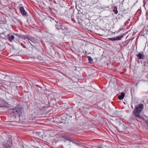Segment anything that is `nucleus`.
Segmentation results:
<instances>
[{"label":"nucleus","instance_id":"5701e85b","mask_svg":"<svg viewBox=\"0 0 148 148\" xmlns=\"http://www.w3.org/2000/svg\"><path fill=\"white\" fill-rule=\"evenodd\" d=\"M146 108L148 110V102L146 104Z\"/></svg>","mask_w":148,"mask_h":148},{"label":"nucleus","instance_id":"4468645a","mask_svg":"<svg viewBox=\"0 0 148 148\" xmlns=\"http://www.w3.org/2000/svg\"><path fill=\"white\" fill-rule=\"evenodd\" d=\"M123 34L122 35H121L120 36H118L116 37H115V38L116 39V40H121V39L123 37Z\"/></svg>","mask_w":148,"mask_h":148},{"label":"nucleus","instance_id":"4be33fe9","mask_svg":"<svg viewBox=\"0 0 148 148\" xmlns=\"http://www.w3.org/2000/svg\"><path fill=\"white\" fill-rule=\"evenodd\" d=\"M146 125L147 126V129L148 130V121H147L146 123Z\"/></svg>","mask_w":148,"mask_h":148},{"label":"nucleus","instance_id":"bb28decb","mask_svg":"<svg viewBox=\"0 0 148 148\" xmlns=\"http://www.w3.org/2000/svg\"><path fill=\"white\" fill-rule=\"evenodd\" d=\"M46 107L45 106H44L43 107H42L43 108H45Z\"/></svg>","mask_w":148,"mask_h":148},{"label":"nucleus","instance_id":"1a4fd4ad","mask_svg":"<svg viewBox=\"0 0 148 148\" xmlns=\"http://www.w3.org/2000/svg\"><path fill=\"white\" fill-rule=\"evenodd\" d=\"M20 9L21 12L23 16H25L27 15V13L23 7H21Z\"/></svg>","mask_w":148,"mask_h":148},{"label":"nucleus","instance_id":"9b49d317","mask_svg":"<svg viewBox=\"0 0 148 148\" xmlns=\"http://www.w3.org/2000/svg\"><path fill=\"white\" fill-rule=\"evenodd\" d=\"M6 84L8 86V85H9V86L12 87L16 85V83H14L11 82H7Z\"/></svg>","mask_w":148,"mask_h":148},{"label":"nucleus","instance_id":"2eb2a0df","mask_svg":"<svg viewBox=\"0 0 148 148\" xmlns=\"http://www.w3.org/2000/svg\"><path fill=\"white\" fill-rule=\"evenodd\" d=\"M87 58L88 59L89 62L91 63L93 61V60L91 58L90 56H88Z\"/></svg>","mask_w":148,"mask_h":148},{"label":"nucleus","instance_id":"a878e982","mask_svg":"<svg viewBox=\"0 0 148 148\" xmlns=\"http://www.w3.org/2000/svg\"><path fill=\"white\" fill-rule=\"evenodd\" d=\"M38 112V111H37V112H36V111H35V112H34V113H36V112L37 113Z\"/></svg>","mask_w":148,"mask_h":148},{"label":"nucleus","instance_id":"6e6552de","mask_svg":"<svg viewBox=\"0 0 148 148\" xmlns=\"http://www.w3.org/2000/svg\"><path fill=\"white\" fill-rule=\"evenodd\" d=\"M24 37H25L28 40L29 42L30 43L31 45L33 46V45L31 43V42L29 40H31V41L34 42L35 41V39L32 37H29L27 36H23Z\"/></svg>","mask_w":148,"mask_h":148},{"label":"nucleus","instance_id":"412c9836","mask_svg":"<svg viewBox=\"0 0 148 148\" xmlns=\"http://www.w3.org/2000/svg\"><path fill=\"white\" fill-rule=\"evenodd\" d=\"M71 141L73 142V143H75L76 144H77V145H78V144L77 143H75L74 142V140L73 139H72V140H71Z\"/></svg>","mask_w":148,"mask_h":148},{"label":"nucleus","instance_id":"0eeeda50","mask_svg":"<svg viewBox=\"0 0 148 148\" xmlns=\"http://www.w3.org/2000/svg\"><path fill=\"white\" fill-rule=\"evenodd\" d=\"M3 104L0 105V107L9 108L11 107V105L8 103V102H3Z\"/></svg>","mask_w":148,"mask_h":148},{"label":"nucleus","instance_id":"f3484780","mask_svg":"<svg viewBox=\"0 0 148 148\" xmlns=\"http://www.w3.org/2000/svg\"><path fill=\"white\" fill-rule=\"evenodd\" d=\"M4 49V46L0 44V51H2Z\"/></svg>","mask_w":148,"mask_h":148},{"label":"nucleus","instance_id":"20e7f679","mask_svg":"<svg viewBox=\"0 0 148 148\" xmlns=\"http://www.w3.org/2000/svg\"><path fill=\"white\" fill-rule=\"evenodd\" d=\"M60 25H59V27H58V26L57 25H56V28L59 30V29H62L63 30L64 29H67V27L66 26H65L61 24L60 23Z\"/></svg>","mask_w":148,"mask_h":148},{"label":"nucleus","instance_id":"393cba45","mask_svg":"<svg viewBox=\"0 0 148 148\" xmlns=\"http://www.w3.org/2000/svg\"><path fill=\"white\" fill-rule=\"evenodd\" d=\"M35 143L37 144H39V142L38 141H36Z\"/></svg>","mask_w":148,"mask_h":148},{"label":"nucleus","instance_id":"7ed1b4c3","mask_svg":"<svg viewBox=\"0 0 148 148\" xmlns=\"http://www.w3.org/2000/svg\"><path fill=\"white\" fill-rule=\"evenodd\" d=\"M23 110V108L21 107H17L14 109H12V112L13 113H21Z\"/></svg>","mask_w":148,"mask_h":148},{"label":"nucleus","instance_id":"b1692460","mask_svg":"<svg viewBox=\"0 0 148 148\" xmlns=\"http://www.w3.org/2000/svg\"><path fill=\"white\" fill-rule=\"evenodd\" d=\"M66 140L69 141H71V140H72V139H68V138H66Z\"/></svg>","mask_w":148,"mask_h":148},{"label":"nucleus","instance_id":"dca6fc26","mask_svg":"<svg viewBox=\"0 0 148 148\" xmlns=\"http://www.w3.org/2000/svg\"><path fill=\"white\" fill-rule=\"evenodd\" d=\"M61 137H62L63 138H64L66 139V137H67V134H65V133H63L61 135Z\"/></svg>","mask_w":148,"mask_h":148},{"label":"nucleus","instance_id":"f8f14e48","mask_svg":"<svg viewBox=\"0 0 148 148\" xmlns=\"http://www.w3.org/2000/svg\"><path fill=\"white\" fill-rule=\"evenodd\" d=\"M125 96V94L123 92H122L120 95H119L118 96V98L119 100H121V99H123Z\"/></svg>","mask_w":148,"mask_h":148},{"label":"nucleus","instance_id":"39448f33","mask_svg":"<svg viewBox=\"0 0 148 148\" xmlns=\"http://www.w3.org/2000/svg\"><path fill=\"white\" fill-rule=\"evenodd\" d=\"M4 146L6 148H11L12 145V141L11 140L7 141L6 143L4 144Z\"/></svg>","mask_w":148,"mask_h":148},{"label":"nucleus","instance_id":"cd10ccee","mask_svg":"<svg viewBox=\"0 0 148 148\" xmlns=\"http://www.w3.org/2000/svg\"><path fill=\"white\" fill-rule=\"evenodd\" d=\"M5 82H7L6 81H4Z\"/></svg>","mask_w":148,"mask_h":148},{"label":"nucleus","instance_id":"6ab92c4d","mask_svg":"<svg viewBox=\"0 0 148 148\" xmlns=\"http://www.w3.org/2000/svg\"><path fill=\"white\" fill-rule=\"evenodd\" d=\"M79 24H80L82 25L83 26L84 25V21H82L81 22H80L79 21Z\"/></svg>","mask_w":148,"mask_h":148},{"label":"nucleus","instance_id":"423d86ee","mask_svg":"<svg viewBox=\"0 0 148 148\" xmlns=\"http://www.w3.org/2000/svg\"><path fill=\"white\" fill-rule=\"evenodd\" d=\"M34 133L36 135V136L38 138H42L43 135V132H36Z\"/></svg>","mask_w":148,"mask_h":148},{"label":"nucleus","instance_id":"c85d7f7f","mask_svg":"<svg viewBox=\"0 0 148 148\" xmlns=\"http://www.w3.org/2000/svg\"><path fill=\"white\" fill-rule=\"evenodd\" d=\"M29 41H30V42H31V40H29Z\"/></svg>","mask_w":148,"mask_h":148},{"label":"nucleus","instance_id":"aec40b11","mask_svg":"<svg viewBox=\"0 0 148 148\" xmlns=\"http://www.w3.org/2000/svg\"><path fill=\"white\" fill-rule=\"evenodd\" d=\"M109 40H111L112 41H114V40H116V38H115H115H108V39Z\"/></svg>","mask_w":148,"mask_h":148},{"label":"nucleus","instance_id":"ddd939ff","mask_svg":"<svg viewBox=\"0 0 148 148\" xmlns=\"http://www.w3.org/2000/svg\"><path fill=\"white\" fill-rule=\"evenodd\" d=\"M9 40L10 42H12L14 39V36H9L8 37Z\"/></svg>","mask_w":148,"mask_h":148},{"label":"nucleus","instance_id":"f03ea898","mask_svg":"<svg viewBox=\"0 0 148 148\" xmlns=\"http://www.w3.org/2000/svg\"><path fill=\"white\" fill-rule=\"evenodd\" d=\"M136 119L138 121H144L146 122L148 121V117L147 116H144L143 117L142 116H141L139 115V116L136 117Z\"/></svg>","mask_w":148,"mask_h":148},{"label":"nucleus","instance_id":"9d476101","mask_svg":"<svg viewBox=\"0 0 148 148\" xmlns=\"http://www.w3.org/2000/svg\"><path fill=\"white\" fill-rule=\"evenodd\" d=\"M137 56L138 57V59H144L145 58V56L143 55V53H139L137 55Z\"/></svg>","mask_w":148,"mask_h":148},{"label":"nucleus","instance_id":"f257e3e1","mask_svg":"<svg viewBox=\"0 0 148 148\" xmlns=\"http://www.w3.org/2000/svg\"><path fill=\"white\" fill-rule=\"evenodd\" d=\"M144 106L142 104H139L136 106L133 110L132 113L134 116L136 117L139 116L140 113L143 110Z\"/></svg>","mask_w":148,"mask_h":148},{"label":"nucleus","instance_id":"a211bd4d","mask_svg":"<svg viewBox=\"0 0 148 148\" xmlns=\"http://www.w3.org/2000/svg\"><path fill=\"white\" fill-rule=\"evenodd\" d=\"M113 12L115 13V14H117L118 13V11L117 10V8H114L113 10Z\"/></svg>","mask_w":148,"mask_h":148}]
</instances>
